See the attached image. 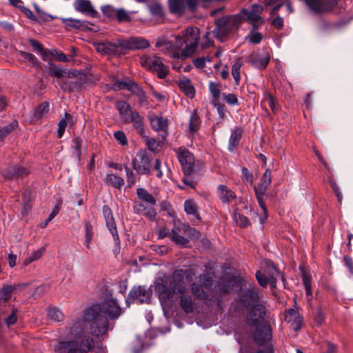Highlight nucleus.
Returning <instances> with one entry per match:
<instances>
[{"instance_id":"nucleus-1","label":"nucleus","mask_w":353,"mask_h":353,"mask_svg":"<svg viewBox=\"0 0 353 353\" xmlns=\"http://www.w3.org/2000/svg\"><path fill=\"white\" fill-rule=\"evenodd\" d=\"M121 314V308L114 299H106L102 305L95 304L85 310L82 319L70 327L67 338L55 347L56 353H88L94 347L93 339L85 330L96 336L105 334L108 328L106 315L116 319Z\"/></svg>"},{"instance_id":"nucleus-2","label":"nucleus","mask_w":353,"mask_h":353,"mask_svg":"<svg viewBox=\"0 0 353 353\" xmlns=\"http://www.w3.org/2000/svg\"><path fill=\"white\" fill-rule=\"evenodd\" d=\"M240 300L242 305L248 310V323L257 326L263 321L265 315V307L260 301L257 291L254 288L243 290Z\"/></svg>"},{"instance_id":"nucleus-3","label":"nucleus","mask_w":353,"mask_h":353,"mask_svg":"<svg viewBox=\"0 0 353 353\" xmlns=\"http://www.w3.org/2000/svg\"><path fill=\"white\" fill-rule=\"evenodd\" d=\"M174 37V48L178 50L177 56L184 59L195 52L200 38L199 30L197 28L188 27Z\"/></svg>"},{"instance_id":"nucleus-4","label":"nucleus","mask_w":353,"mask_h":353,"mask_svg":"<svg viewBox=\"0 0 353 353\" xmlns=\"http://www.w3.org/2000/svg\"><path fill=\"white\" fill-rule=\"evenodd\" d=\"M46 72L50 76L57 78H72L78 77V75L80 74L77 80L74 82L68 83L64 81L63 83L62 88L63 90H68L70 92H73L76 89H79L85 83V77L83 74H81L80 72L77 70H67L59 66H57L54 63H49L48 67L46 68Z\"/></svg>"},{"instance_id":"nucleus-5","label":"nucleus","mask_w":353,"mask_h":353,"mask_svg":"<svg viewBox=\"0 0 353 353\" xmlns=\"http://www.w3.org/2000/svg\"><path fill=\"white\" fill-rule=\"evenodd\" d=\"M116 108L120 117L125 123H132L137 132L142 137H146L143 128V117L137 111H133L130 105L124 101H117Z\"/></svg>"},{"instance_id":"nucleus-6","label":"nucleus","mask_w":353,"mask_h":353,"mask_svg":"<svg viewBox=\"0 0 353 353\" xmlns=\"http://www.w3.org/2000/svg\"><path fill=\"white\" fill-rule=\"evenodd\" d=\"M183 278V270H176L173 274V281L170 283V286H168L166 282L163 280L155 282V291L158 294L161 301H167L172 299L176 293L175 287L176 285H183L181 281Z\"/></svg>"},{"instance_id":"nucleus-7","label":"nucleus","mask_w":353,"mask_h":353,"mask_svg":"<svg viewBox=\"0 0 353 353\" xmlns=\"http://www.w3.org/2000/svg\"><path fill=\"white\" fill-rule=\"evenodd\" d=\"M187 235L190 238H197L199 232L188 224L174 223V227L171 230L170 239L180 247H185L188 243V238L183 236Z\"/></svg>"},{"instance_id":"nucleus-8","label":"nucleus","mask_w":353,"mask_h":353,"mask_svg":"<svg viewBox=\"0 0 353 353\" xmlns=\"http://www.w3.org/2000/svg\"><path fill=\"white\" fill-rule=\"evenodd\" d=\"M241 18L238 15L221 17L216 21V27L213 31L214 36L223 40L231 31L238 28Z\"/></svg>"},{"instance_id":"nucleus-9","label":"nucleus","mask_w":353,"mask_h":353,"mask_svg":"<svg viewBox=\"0 0 353 353\" xmlns=\"http://www.w3.org/2000/svg\"><path fill=\"white\" fill-rule=\"evenodd\" d=\"M141 64L147 70L157 72L160 79L165 78L168 72V68L164 65L161 58L157 55H144L140 59Z\"/></svg>"},{"instance_id":"nucleus-10","label":"nucleus","mask_w":353,"mask_h":353,"mask_svg":"<svg viewBox=\"0 0 353 353\" xmlns=\"http://www.w3.org/2000/svg\"><path fill=\"white\" fill-rule=\"evenodd\" d=\"M132 165L139 175L150 176L152 174V160L146 150H139L132 159Z\"/></svg>"},{"instance_id":"nucleus-11","label":"nucleus","mask_w":353,"mask_h":353,"mask_svg":"<svg viewBox=\"0 0 353 353\" xmlns=\"http://www.w3.org/2000/svg\"><path fill=\"white\" fill-rule=\"evenodd\" d=\"M213 283L212 276L209 272L203 273L196 278V282L192 285V293L197 297L204 299L207 298V290L210 289Z\"/></svg>"},{"instance_id":"nucleus-12","label":"nucleus","mask_w":353,"mask_h":353,"mask_svg":"<svg viewBox=\"0 0 353 353\" xmlns=\"http://www.w3.org/2000/svg\"><path fill=\"white\" fill-rule=\"evenodd\" d=\"M175 151L184 174L190 175L194 167V157L193 154L184 148H179L176 149Z\"/></svg>"},{"instance_id":"nucleus-13","label":"nucleus","mask_w":353,"mask_h":353,"mask_svg":"<svg viewBox=\"0 0 353 353\" xmlns=\"http://www.w3.org/2000/svg\"><path fill=\"white\" fill-rule=\"evenodd\" d=\"M310 10L315 14H321L331 12L336 6V0H303Z\"/></svg>"},{"instance_id":"nucleus-14","label":"nucleus","mask_w":353,"mask_h":353,"mask_svg":"<svg viewBox=\"0 0 353 353\" xmlns=\"http://www.w3.org/2000/svg\"><path fill=\"white\" fill-rule=\"evenodd\" d=\"M310 10L315 14H321L331 12L336 6V0H303Z\"/></svg>"},{"instance_id":"nucleus-15","label":"nucleus","mask_w":353,"mask_h":353,"mask_svg":"<svg viewBox=\"0 0 353 353\" xmlns=\"http://www.w3.org/2000/svg\"><path fill=\"white\" fill-rule=\"evenodd\" d=\"M121 50H137L149 48V41L143 37H130L128 39H119Z\"/></svg>"},{"instance_id":"nucleus-16","label":"nucleus","mask_w":353,"mask_h":353,"mask_svg":"<svg viewBox=\"0 0 353 353\" xmlns=\"http://www.w3.org/2000/svg\"><path fill=\"white\" fill-rule=\"evenodd\" d=\"M263 7L258 4H254L250 10H244L243 13L248 23H251L254 28L261 26L264 20L261 17Z\"/></svg>"},{"instance_id":"nucleus-17","label":"nucleus","mask_w":353,"mask_h":353,"mask_svg":"<svg viewBox=\"0 0 353 353\" xmlns=\"http://www.w3.org/2000/svg\"><path fill=\"white\" fill-rule=\"evenodd\" d=\"M176 294H179L180 307L182 308L184 312L189 314L193 312L194 305L190 295L186 294V288L184 285H176L175 287Z\"/></svg>"},{"instance_id":"nucleus-18","label":"nucleus","mask_w":353,"mask_h":353,"mask_svg":"<svg viewBox=\"0 0 353 353\" xmlns=\"http://www.w3.org/2000/svg\"><path fill=\"white\" fill-rule=\"evenodd\" d=\"M151 294V291L144 286L134 287L130 291L126 302L128 303L130 300H132L136 301L139 303H143L149 301Z\"/></svg>"},{"instance_id":"nucleus-19","label":"nucleus","mask_w":353,"mask_h":353,"mask_svg":"<svg viewBox=\"0 0 353 353\" xmlns=\"http://www.w3.org/2000/svg\"><path fill=\"white\" fill-rule=\"evenodd\" d=\"M102 212H103V217L105 220L106 226L108 228L111 234L112 235L114 243L116 244H119V236L117 234V227H116L115 221L113 217L111 209L108 206L104 205L102 208Z\"/></svg>"},{"instance_id":"nucleus-20","label":"nucleus","mask_w":353,"mask_h":353,"mask_svg":"<svg viewBox=\"0 0 353 353\" xmlns=\"http://www.w3.org/2000/svg\"><path fill=\"white\" fill-rule=\"evenodd\" d=\"M119 44V40L114 43L102 42L94 43V48L97 52L101 54H117L120 52L121 48Z\"/></svg>"},{"instance_id":"nucleus-21","label":"nucleus","mask_w":353,"mask_h":353,"mask_svg":"<svg viewBox=\"0 0 353 353\" xmlns=\"http://www.w3.org/2000/svg\"><path fill=\"white\" fill-rule=\"evenodd\" d=\"M254 337V340L260 344L269 341L272 337L270 325L268 323H263L262 325L257 327Z\"/></svg>"},{"instance_id":"nucleus-22","label":"nucleus","mask_w":353,"mask_h":353,"mask_svg":"<svg viewBox=\"0 0 353 353\" xmlns=\"http://www.w3.org/2000/svg\"><path fill=\"white\" fill-rule=\"evenodd\" d=\"M154 206L150 205L148 203L143 204L138 201H135L133 203V209L136 213L143 214L150 219H154L156 216V211Z\"/></svg>"},{"instance_id":"nucleus-23","label":"nucleus","mask_w":353,"mask_h":353,"mask_svg":"<svg viewBox=\"0 0 353 353\" xmlns=\"http://www.w3.org/2000/svg\"><path fill=\"white\" fill-rule=\"evenodd\" d=\"M74 8L77 11L92 17H97L99 15V13L94 9L88 0H77L74 3Z\"/></svg>"},{"instance_id":"nucleus-24","label":"nucleus","mask_w":353,"mask_h":353,"mask_svg":"<svg viewBox=\"0 0 353 353\" xmlns=\"http://www.w3.org/2000/svg\"><path fill=\"white\" fill-rule=\"evenodd\" d=\"M29 174L28 170L21 166H11L5 170L3 174L9 179H18L28 176Z\"/></svg>"},{"instance_id":"nucleus-25","label":"nucleus","mask_w":353,"mask_h":353,"mask_svg":"<svg viewBox=\"0 0 353 353\" xmlns=\"http://www.w3.org/2000/svg\"><path fill=\"white\" fill-rule=\"evenodd\" d=\"M150 122L151 127L155 131H161L164 133L163 139H165L167 136V120L161 116L152 115L150 117Z\"/></svg>"},{"instance_id":"nucleus-26","label":"nucleus","mask_w":353,"mask_h":353,"mask_svg":"<svg viewBox=\"0 0 353 353\" xmlns=\"http://www.w3.org/2000/svg\"><path fill=\"white\" fill-rule=\"evenodd\" d=\"M217 193L219 199L225 203H229L236 199L235 193L224 185L218 186Z\"/></svg>"},{"instance_id":"nucleus-27","label":"nucleus","mask_w":353,"mask_h":353,"mask_svg":"<svg viewBox=\"0 0 353 353\" xmlns=\"http://www.w3.org/2000/svg\"><path fill=\"white\" fill-rule=\"evenodd\" d=\"M285 321L291 323L294 330H299L301 327V317L294 309L288 310L285 314Z\"/></svg>"},{"instance_id":"nucleus-28","label":"nucleus","mask_w":353,"mask_h":353,"mask_svg":"<svg viewBox=\"0 0 353 353\" xmlns=\"http://www.w3.org/2000/svg\"><path fill=\"white\" fill-rule=\"evenodd\" d=\"M268 186H266L262 183H259L257 185L254 186V190L255 192V194L256 196V199L258 200L259 204L262 208L263 211L264 212L265 219L268 217L267 214V209L265 208V205L263 203V196L266 192V190Z\"/></svg>"},{"instance_id":"nucleus-29","label":"nucleus","mask_w":353,"mask_h":353,"mask_svg":"<svg viewBox=\"0 0 353 353\" xmlns=\"http://www.w3.org/2000/svg\"><path fill=\"white\" fill-rule=\"evenodd\" d=\"M180 90L189 98L192 99L195 95V90L190 81L187 79L179 81Z\"/></svg>"},{"instance_id":"nucleus-30","label":"nucleus","mask_w":353,"mask_h":353,"mask_svg":"<svg viewBox=\"0 0 353 353\" xmlns=\"http://www.w3.org/2000/svg\"><path fill=\"white\" fill-rule=\"evenodd\" d=\"M269 61V57H262L259 54L253 55L250 60L251 65L258 69L265 68Z\"/></svg>"},{"instance_id":"nucleus-31","label":"nucleus","mask_w":353,"mask_h":353,"mask_svg":"<svg viewBox=\"0 0 353 353\" xmlns=\"http://www.w3.org/2000/svg\"><path fill=\"white\" fill-rule=\"evenodd\" d=\"M137 194L138 198L145 202L150 205H156V199L155 198L149 193L145 188H139L137 189Z\"/></svg>"},{"instance_id":"nucleus-32","label":"nucleus","mask_w":353,"mask_h":353,"mask_svg":"<svg viewBox=\"0 0 353 353\" xmlns=\"http://www.w3.org/2000/svg\"><path fill=\"white\" fill-rule=\"evenodd\" d=\"M184 210L187 214L192 215L196 219L200 220L197 205L193 200H187L185 201Z\"/></svg>"},{"instance_id":"nucleus-33","label":"nucleus","mask_w":353,"mask_h":353,"mask_svg":"<svg viewBox=\"0 0 353 353\" xmlns=\"http://www.w3.org/2000/svg\"><path fill=\"white\" fill-rule=\"evenodd\" d=\"M105 183L109 185H112V187L119 189L124 185V180L120 176L110 174L106 175L105 178Z\"/></svg>"},{"instance_id":"nucleus-34","label":"nucleus","mask_w":353,"mask_h":353,"mask_svg":"<svg viewBox=\"0 0 353 353\" xmlns=\"http://www.w3.org/2000/svg\"><path fill=\"white\" fill-rule=\"evenodd\" d=\"M201 123L200 117L196 110L192 112L189 121V132L194 134L196 132Z\"/></svg>"},{"instance_id":"nucleus-35","label":"nucleus","mask_w":353,"mask_h":353,"mask_svg":"<svg viewBox=\"0 0 353 353\" xmlns=\"http://www.w3.org/2000/svg\"><path fill=\"white\" fill-rule=\"evenodd\" d=\"M241 137V130L240 129L236 128L232 132L228 144V150L232 152L234 150L239 144Z\"/></svg>"},{"instance_id":"nucleus-36","label":"nucleus","mask_w":353,"mask_h":353,"mask_svg":"<svg viewBox=\"0 0 353 353\" xmlns=\"http://www.w3.org/2000/svg\"><path fill=\"white\" fill-rule=\"evenodd\" d=\"M32 199V192L30 190H26L23 192V206L21 208V214L23 216L28 214L29 210L32 208V204L30 203Z\"/></svg>"},{"instance_id":"nucleus-37","label":"nucleus","mask_w":353,"mask_h":353,"mask_svg":"<svg viewBox=\"0 0 353 353\" xmlns=\"http://www.w3.org/2000/svg\"><path fill=\"white\" fill-rule=\"evenodd\" d=\"M48 111L49 103L48 102H43L34 110L32 119L34 120H39L43 117Z\"/></svg>"},{"instance_id":"nucleus-38","label":"nucleus","mask_w":353,"mask_h":353,"mask_svg":"<svg viewBox=\"0 0 353 353\" xmlns=\"http://www.w3.org/2000/svg\"><path fill=\"white\" fill-rule=\"evenodd\" d=\"M256 278L259 285L262 287H265L268 283H270L272 287H275L276 278H274V276L268 278L265 274L258 271L256 273Z\"/></svg>"},{"instance_id":"nucleus-39","label":"nucleus","mask_w":353,"mask_h":353,"mask_svg":"<svg viewBox=\"0 0 353 353\" xmlns=\"http://www.w3.org/2000/svg\"><path fill=\"white\" fill-rule=\"evenodd\" d=\"M17 126V121H13L9 125L0 128V143L2 142L4 137H6L9 133H10Z\"/></svg>"},{"instance_id":"nucleus-40","label":"nucleus","mask_w":353,"mask_h":353,"mask_svg":"<svg viewBox=\"0 0 353 353\" xmlns=\"http://www.w3.org/2000/svg\"><path fill=\"white\" fill-rule=\"evenodd\" d=\"M242 66V62L239 60L235 62L232 67V74L234 79L235 84L238 85L241 80L240 70Z\"/></svg>"},{"instance_id":"nucleus-41","label":"nucleus","mask_w":353,"mask_h":353,"mask_svg":"<svg viewBox=\"0 0 353 353\" xmlns=\"http://www.w3.org/2000/svg\"><path fill=\"white\" fill-rule=\"evenodd\" d=\"M85 245L88 249H90V243L92 240L93 236V231L92 226L89 222H85Z\"/></svg>"},{"instance_id":"nucleus-42","label":"nucleus","mask_w":353,"mask_h":353,"mask_svg":"<svg viewBox=\"0 0 353 353\" xmlns=\"http://www.w3.org/2000/svg\"><path fill=\"white\" fill-rule=\"evenodd\" d=\"M155 46L160 49L163 53L166 54L172 49V44L166 39H161L157 41Z\"/></svg>"},{"instance_id":"nucleus-43","label":"nucleus","mask_w":353,"mask_h":353,"mask_svg":"<svg viewBox=\"0 0 353 353\" xmlns=\"http://www.w3.org/2000/svg\"><path fill=\"white\" fill-rule=\"evenodd\" d=\"M71 119H72L71 116L69 114L65 113L64 118L61 119L59 121L58 130H57V134H58L59 138H61L63 136L65 129L67 126L68 121H69Z\"/></svg>"},{"instance_id":"nucleus-44","label":"nucleus","mask_w":353,"mask_h":353,"mask_svg":"<svg viewBox=\"0 0 353 353\" xmlns=\"http://www.w3.org/2000/svg\"><path fill=\"white\" fill-rule=\"evenodd\" d=\"M72 148L74 149L73 155L78 161L81 159V139L77 137L72 140Z\"/></svg>"},{"instance_id":"nucleus-45","label":"nucleus","mask_w":353,"mask_h":353,"mask_svg":"<svg viewBox=\"0 0 353 353\" xmlns=\"http://www.w3.org/2000/svg\"><path fill=\"white\" fill-rule=\"evenodd\" d=\"M125 89L132 92L137 97H143V90L133 81L125 82Z\"/></svg>"},{"instance_id":"nucleus-46","label":"nucleus","mask_w":353,"mask_h":353,"mask_svg":"<svg viewBox=\"0 0 353 353\" xmlns=\"http://www.w3.org/2000/svg\"><path fill=\"white\" fill-rule=\"evenodd\" d=\"M13 292V288L10 285H3L0 290V301L5 303L11 296Z\"/></svg>"},{"instance_id":"nucleus-47","label":"nucleus","mask_w":353,"mask_h":353,"mask_svg":"<svg viewBox=\"0 0 353 353\" xmlns=\"http://www.w3.org/2000/svg\"><path fill=\"white\" fill-rule=\"evenodd\" d=\"M48 316L56 321H61L63 319V314L61 311L55 307L48 310Z\"/></svg>"},{"instance_id":"nucleus-48","label":"nucleus","mask_w":353,"mask_h":353,"mask_svg":"<svg viewBox=\"0 0 353 353\" xmlns=\"http://www.w3.org/2000/svg\"><path fill=\"white\" fill-rule=\"evenodd\" d=\"M234 218L236 224L241 228H246L250 225L248 219L239 213H234Z\"/></svg>"},{"instance_id":"nucleus-49","label":"nucleus","mask_w":353,"mask_h":353,"mask_svg":"<svg viewBox=\"0 0 353 353\" xmlns=\"http://www.w3.org/2000/svg\"><path fill=\"white\" fill-rule=\"evenodd\" d=\"M303 281L305 288L306 295L308 298V300H310L312 299L310 279L305 272H303Z\"/></svg>"},{"instance_id":"nucleus-50","label":"nucleus","mask_w":353,"mask_h":353,"mask_svg":"<svg viewBox=\"0 0 353 353\" xmlns=\"http://www.w3.org/2000/svg\"><path fill=\"white\" fill-rule=\"evenodd\" d=\"M20 57L23 59L25 61L30 62L32 65H34L37 63V57L31 54L23 51L19 52Z\"/></svg>"},{"instance_id":"nucleus-51","label":"nucleus","mask_w":353,"mask_h":353,"mask_svg":"<svg viewBox=\"0 0 353 353\" xmlns=\"http://www.w3.org/2000/svg\"><path fill=\"white\" fill-rule=\"evenodd\" d=\"M45 249L43 248H40L39 250L34 252L31 256L29 259H27L25 261L26 264H29L32 261L39 259L43 254Z\"/></svg>"},{"instance_id":"nucleus-52","label":"nucleus","mask_w":353,"mask_h":353,"mask_svg":"<svg viewBox=\"0 0 353 353\" xmlns=\"http://www.w3.org/2000/svg\"><path fill=\"white\" fill-rule=\"evenodd\" d=\"M250 41L254 44L259 43L262 39V35L261 33L252 30L248 36Z\"/></svg>"},{"instance_id":"nucleus-53","label":"nucleus","mask_w":353,"mask_h":353,"mask_svg":"<svg viewBox=\"0 0 353 353\" xmlns=\"http://www.w3.org/2000/svg\"><path fill=\"white\" fill-rule=\"evenodd\" d=\"M209 89L212 94L214 99H218L220 96V89L217 83L214 82H210L209 85Z\"/></svg>"},{"instance_id":"nucleus-54","label":"nucleus","mask_w":353,"mask_h":353,"mask_svg":"<svg viewBox=\"0 0 353 353\" xmlns=\"http://www.w3.org/2000/svg\"><path fill=\"white\" fill-rule=\"evenodd\" d=\"M262 105L265 106L266 104L271 108L273 112L276 110L274 100L272 95L268 94L265 99L261 102Z\"/></svg>"},{"instance_id":"nucleus-55","label":"nucleus","mask_w":353,"mask_h":353,"mask_svg":"<svg viewBox=\"0 0 353 353\" xmlns=\"http://www.w3.org/2000/svg\"><path fill=\"white\" fill-rule=\"evenodd\" d=\"M125 170L126 172V178L127 182L128 183V186L131 188L136 183L134 174L128 167H125Z\"/></svg>"},{"instance_id":"nucleus-56","label":"nucleus","mask_w":353,"mask_h":353,"mask_svg":"<svg viewBox=\"0 0 353 353\" xmlns=\"http://www.w3.org/2000/svg\"><path fill=\"white\" fill-rule=\"evenodd\" d=\"M117 19L119 21H130V16L128 12L123 9H119L115 11Z\"/></svg>"},{"instance_id":"nucleus-57","label":"nucleus","mask_w":353,"mask_h":353,"mask_svg":"<svg viewBox=\"0 0 353 353\" xmlns=\"http://www.w3.org/2000/svg\"><path fill=\"white\" fill-rule=\"evenodd\" d=\"M116 140L119 142L122 145H125L128 143L127 138L123 131H117L114 134Z\"/></svg>"},{"instance_id":"nucleus-58","label":"nucleus","mask_w":353,"mask_h":353,"mask_svg":"<svg viewBox=\"0 0 353 353\" xmlns=\"http://www.w3.org/2000/svg\"><path fill=\"white\" fill-rule=\"evenodd\" d=\"M17 310L12 307L11 314L5 319V322L8 325H13L17 321Z\"/></svg>"},{"instance_id":"nucleus-59","label":"nucleus","mask_w":353,"mask_h":353,"mask_svg":"<svg viewBox=\"0 0 353 353\" xmlns=\"http://www.w3.org/2000/svg\"><path fill=\"white\" fill-rule=\"evenodd\" d=\"M325 314L321 308H319L314 317V323L316 325L320 326L323 324Z\"/></svg>"},{"instance_id":"nucleus-60","label":"nucleus","mask_w":353,"mask_h":353,"mask_svg":"<svg viewBox=\"0 0 353 353\" xmlns=\"http://www.w3.org/2000/svg\"><path fill=\"white\" fill-rule=\"evenodd\" d=\"M146 143L149 150L152 152H155L158 150L159 144L154 139L147 137Z\"/></svg>"},{"instance_id":"nucleus-61","label":"nucleus","mask_w":353,"mask_h":353,"mask_svg":"<svg viewBox=\"0 0 353 353\" xmlns=\"http://www.w3.org/2000/svg\"><path fill=\"white\" fill-rule=\"evenodd\" d=\"M272 179H271V171L269 169H267L265 172L263 174V177L261 179V183L269 186L271 183Z\"/></svg>"},{"instance_id":"nucleus-62","label":"nucleus","mask_w":353,"mask_h":353,"mask_svg":"<svg viewBox=\"0 0 353 353\" xmlns=\"http://www.w3.org/2000/svg\"><path fill=\"white\" fill-rule=\"evenodd\" d=\"M63 21L67 26L74 28H79L82 26V22L79 19L69 18L63 19Z\"/></svg>"},{"instance_id":"nucleus-63","label":"nucleus","mask_w":353,"mask_h":353,"mask_svg":"<svg viewBox=\"0 0 353 353\" xmlns=\"http://www.w3.org/2000/svg\"><path fill=\"white\" fill-rule=\"evenodd\" d=\"M206 61H210L207 57H199L193 61L194 66L197 68H202L205 66Z\"/></svg>"},{"instance_id":"nucleus-64","label":"nucleus","mask_w":353,"mask_h":353,"mask_svg":"<svg viewBox=\"0 0 353 353\" xmlns=\"http://www.w3.org/2000/svg\"><path fill=\"white\" fill-rule=\"evenodd\" d=\"M224 99L228 104L236 105L238 103V99L234 94H224Z\"/></svg>"}]
</instances>
